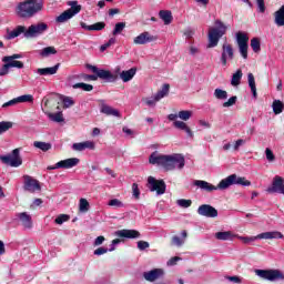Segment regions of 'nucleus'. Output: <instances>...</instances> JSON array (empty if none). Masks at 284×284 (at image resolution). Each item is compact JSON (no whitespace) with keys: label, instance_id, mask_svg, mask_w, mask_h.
Listing matches in <instances>:
<instances>
[{"label":"nucleus","instance_id":"nucleus-1","mask_svg":"<svg viewBox=\"0 0 284 284\" xmlns=\"http://www.w3.org/2000/svg\"><path fill=\"white\" fill-rule=\"evenodd\" d=\"M149 163H151V165H160L166 170V172H170L176 169L183 170V168H185V158L181 154L165 155L155 151L150 154Z\"/></svg>","mask_w":284,"mask_h":284},{"label":"nucleus","instance_id":"nucleus-2","mask_svg":"<svg viewBox=\"0 0 284 284\" xmlns=\"http://www.w3.org/2000/svg\"><path fill=\"white\" fill-rule=\"evenodd\" d=\"M194 185L200 187V190H204V192H214V190H227L231 185H244V187H247L252 185V182L245 178H239L236 174H231L226 179L221 180L216 186L203 180H195Z\"/></svg>","mask_w":284,"mask_h":284},{"label":"nucleus","instance_id":"nucleus-3","mask_svg":"<svg viewBox=\"0 0 284 284\" xmlns=\"http://www.w3.org/2000/svg\"><path fill=\"white\" fill-rule=\"evenodd\" d=\"M43 10V0H24L16 7V14L19 19H32Z\"/></svg>","mask_w":284,"mask_h":284},{"label":"nucleus","instance_id":"nucleus-4","mask_svg":"<svg viewBox=\"0 0 284 284\" xmlns=\"http://www.w3.org/2000/svg\"><path fill=\"white\" fill-rule=\"evenodd\" d=\"M215 26H217V28H211L209 30L207 48H216V45H219V41H221L223 36L227 32V27H225L223 21L216 20Z\"/></svg>","mask_w":284,"mask_h":284},{"label":"nucleus","instance_id":"nucleus-5","mask_svg":"<svg viewBox=\"0 0 284 284\" xmlns=\"http://www.w3.org/2000/svg\"><path fill=\"white\" fill-rule=\"evenodd\" d=\"M20 152L19 149H14L10 154L1 155L0 161L4 165H10V168H20V165H23V159H21Z\"/></svg>","mask_w":284,"mask_h":284},{"label":"nucleus","instance_id":"nucleus-6","mask_svg":"<svg viewBox=\"0 0 284 284\" xmlns=\"http://www.w3.org/2000/svg\"><path fill=\"white\" fill-rule=\"evenodd\" d=\"M68 6H71V8L63 11L60 16L55 18L57 23H65V21L72 19L74 14H79V12H81V4H78L77 1H70Z\"/></svg>","mask_w":284,"mask_h":284},{"label":"nucleus","instance_id":"nucleus-7","mask_svg":"<svg viewBox=\"0 0 284 284\" xmlns=\"http://www.w3.org/2000/svg\"><path fill=\"white\" fill-rule=\"evenodd\" d=\"M255 274L265 281H284V274L278 270H255Z\"/></svg>","mask_w":284,"mask_h":284},{"label":"nucleus","instance_id":"nucleus-8","mask_svg":"<svg viewBox=\"0 0 284 284\" xmlns=\"http://www.w3.org/2000/svg\"><path fill=\"white\" fill-rule=\"evenodd\" d=\"M87 68L98 75L99 79L109 81V83H114V81H118L119 79V74L111 73L109 70L99 69L92 64H88Z\"/></svg>","mask_w":284,"mask_h":284},{"label":"nucleus","instance_id":"nucleus-9","mask_svg":"<svg viewBox=\"0 0 284 284\" xmlns=\"http://www.w3.org/2000/svg\"><path fill=\"white\" fill-rule=\"evenodd\" d=\"M48 23L45 22H39L37 24H31L27 31L24 32L26 39L34 38V37H41V34H44L48 32Z\"/></svg>","mask_w":284,"mask_h":284},{"label":"nucleus","instance_id":"nucleus-10","mask_svg":"<svg viewBox=\"0 0 284 284\" xmlns=\"http://www.w3.org/2000/svg\"><path fill=\"white\" fill-rule=\"evenodd\" d=\"M148 187L150 192H156V194L161 195L165 192L168 185L163 180H156L154 176L148 178Z\"/></svg>","mask_w":284,"mask_h":284},{"label":"nucleus","instance_id":"nucleus-11","mask_svg":"<svg viewBox=\"0 0 284 284\" xmlns=\"http://www.w3.org/2000/svg\"><path fill=\"white\" fill-rule=\"evenodd\" d=\"M236 41H237L240 54L244 59H247V50L250 48V45H247V43L250 42V37H247L245 32L239 31L236 33Z\"/></svg>","mask_w":284,"mask_h":284},{"label":"nucleus","instance_id":"nucleus-12","mask_svg":"<svg viewBox=\"0 0 284 284\" xmlns=\"http://www.w3.org/2000/svg\"><path fill=\"white\" fill-rule=\"evenodd\" d=\"M79 158H70L67 160H61L58 163H55V165H50L47 168V170H71V168H77V165H79Z\"/></svg>","mask_w":284,"mask_h":284},{"label":"nucleus","instance_id":"nucleus-13","mask_svg":"<svg viewBox=\"0 0 284 284\" xmlns=\"http://www.w3.org/2000/svg\"><path fill=\"white\" fill-rule=\"evenodd\" d=\"M23 187L26 192H31V194H34V192H41V183H39V180L33 179L30 175H23Z\"/></svg>","mask_w":284,"mask_h":284},{"label":"nucleus","instance_id":"nucleus-14","mask_svg":"<svg viewBox=\"0 0 284 284\" xmlns=\"http://www.w3.org/2000/svg\"><path fill=\"white\" fill-rule=\"evenodd\" d=\"M267 192L270 194H284V179L281 175H275Z\"/></svg>","mask_w":284,"mask_h":284},{"label":"nucleus","instance_id":"nucleus-15","mask_svg":"<svg viewBox=\"0 0 284 284\" xmlns=\"http://www.w3.org/2000/svg\"><path fill=\"white\" fill-rule=\"evenodd\" d=\"M197 214L200 216H205L206 219H216V216H219V211L210 204H202L197 209Z\"/></svg>","mask_w":284,"mask_h":284},{"label":"nucleus","instance_id":"nucleus-16","mask_svg":"<svg viewBox=\"0 0 284 284\" xmlns=\"http://www.w3.org/2000/svg\"><path fill=\"white\" fill-rule=\"evenodd\" d=\"M227 59L230 61L234 59V48H232V44L230 43H224L222 45V55H221L222 65H227Z\"/></svg>","mask_w":284,"mask_h":284},{"label":"nucleus","instance_id":"nucleus-17","mask_svg":"<svg viewBox=\"0 0 284 284\" xmlns=\"http://www.w3.org/2000/svg\"><path fill=\"white\" fill-rule=\"evenodd\" d=\"M156 39H159L156 36H152L150 32L144 31L134 38L133 43L135 45H145V43H152V41H156Z\"/></svg>","mask_w":284,"mask_h":284},{"label":"nucleus","instance_id":"nucleus-18","mask_svg":"<svg viewBox=\"0 0 284 284\" xmlns=\"http://www.w3.org/2000/svg\"><path fill=\"white\" fill-rule=\"evenodd\" d=\"M32 101H34V97L24 94L3 103L2 108H11L12 105H17V103H32Z\"/></svg>","mask_w":284,"mask_h":284},{"label":"nucleus","instance_id":"nucleus-19","mask_svg":"<svg viewBox=\"0 0 284 284\" xmlns=\"http://www.w3.org/2000/svg\"><path fill=\"white\" fill-rule=\"evenodd\" d=\"M114 235L119 239H139L141 236V233L136 230L123 229L115 231Z\"/></svg>","mask_w":284,"mask_h":284},{"label":"nucleus","instance_id":"nucleus-20","mask_svg":"<svg viewBox=\"0 0 284 284\" xmlns=\"http://www.w3.org/2000/svg\"><path fill=\"white\" fill-rule=\"evenodd\" d=\"M145 281H149L150 283H154L156 278H161L163 276V270L162 268H154L149 272H144L143 274Z\"/></svg>","mask_w":284,"mask_h":284},{"label":"nucleus","instance_id":"nucleus-21","mask_svg":"<svg viewBox=\"0 0 284 284\" xmlns=\"http://www.w3.org/2000/svg\"><path fill=\"white\" fill-rule=\"evenodd\" d=\"M100 112L102 114H105L106 116H116L118 119H121V112H119V110H116L108 104H102Z\"/></svg>","mask_w":284,"mask_h":284},{"label":"nucleus","instance_id":"nucleus-22","mask_svg":"<svg viewBox=\"0 0 284 284\" xmlns=\"http://www.w3.org/2000/svg\"><path fill=\"white\" fill-rule=\"evenodd\" d=\"M60 63L55 64L54 67H49V68H39L37 70L38 74H40V77H50L52 74H57V72H59V68H60Z\"/></svg>","mask_w":284,"mask_h":284},{"label":"nucleus","instance_id":"nucleus-23","mask_svg":"<svg viewBox=\"0 0 284 284\" xmlns=\"http://www.w3.org/2000/svg\"><path fill=\"white\" fill-rule=\"evenodd\" d=\"M28 32V29H26L24 26H18L12 31L9 29L7 30V39H17V37H20V34H24Z\"/></svg>","mask_w":284,"mask_h":284},{"label":"nucleus","instance_id":"nucleus-24","mask_svg":"<svg viewBox=\"0 0 284 284\" xmlns=\"http://www.w3.org/2000/svg\"><path fill=\"white\" fill-rule=\"evenodd\" d=\"M81 28L83 30H89L90 32L95 31V32H101V30L105 29V22H95L94 24L88 26L85 22L80 23Z\"/></svg>","mask_w":284,"mask_h":284},{"label":"nucleus","instance_id":"nucleus-25","mask_svg":"<svg viewBox=\"0 0 284 284\" xmlns=\"http://www.w3.org/2000/svg\"><path fill=\"white\" fill-rule=\"evenodd\" d=\"M44 101V108H49V110H60L61 108L59 106L61 102H59V98L57 97H51L49 99H43Z\"/></svg>","mask_w":284,"mask_h":284},{"label":"nucleus","instance_id":"nucleus-26","mask_svg":"<svg viewBox=\"0 0 284 284\" xmlns=\"http://www.w3.org/2000/svg\"><path fill=\"white\" fill-rule=\"evenodd\" d=\"M18 217L20 219L23 227L27 230H32V216H30L28 213H19Z\"/></svg>","mask_w":284,"mask_h":284},{"label":"nucleus","instance_id":"nucleus-27","mask_svg":"<svg viewBox=\"0 0 284 284\" xmlns=\"http://www.w3.org/2000/svg\"><path fill=\"white\" fill-rule=\"evenodd\" d=\"M174 128H176L178 130H183L184 132H186L187 136H190V139H194V133L192 132V129H190V126H187V124L183 121H175L173 122Z\"/></svg>","mask_w":284,"mask_h":284},{"label":"nucleus","instance_id":"nucleus-28","mask_svg":"<svg viewBox=\"0 0 284 284\" xmlns=\"http://www.w3.org/2000/svg\"><path fill=\"white\" fill-rule=\"evenodd\" d=\"M135 74H136V68H131L126 71H122L120 73V79H122L124 83H128V81H132V79H134Z\"/></svg>","mask_w":284,"mask_h":284},{"label":"nucleus","instance_id":"nucleus-29","mask_svg":"<svg viewBox=\"0 0 284 284\" xmlns=\"http://www.w3.org/2000/svg\"><path fill=\"white\" fill-rule=\"evenodd\" d=\"M275 17V23L278 27L284 26V4L274 13Z\"/></svg>","mask_w":284,"mask_h":284},{"label":"nucleus","instance_id":"nucleus-30","mask_svg":"<svg viewBox=\"0 0 284 284\" xmlns=\"http://www.w3.org/2000/svg\"><path fill=\"white\" fill-rule=\"evenodd\" d=\"M247 79H248V87L251 88V92H252L254 99H257L258 93L256 92V80L254 79V74L248 73Z\"/></svg>","mask_w":284,"mask_h":284},{"label":"nucleus","instance_id":"nucleus-31","mask_svg":"<svg viewBox=\"0 0 284 284\" xmlns=\"http://www.w3.org/2000/svg\"><path fill=\"white\" fill-rule=\"evenodd\" d=\"M234 234L231 231L217 232L215 233V239L217 241H232Z\"/></svg>","mask_w":284,"mask_h":284},{"label":"nucleus","instance_id":"nucleus-32","mask_svg":"<svg viewBox=\"0 0 284 284\" xmlns=\"http://www.w3.org/2000/svg\"><path fill=\"white\" fill-rule=\"evenodd\" d=\"M159 14L165 26H170V23H172V11L161 10Z\"/></svg>","mask_w":284,"mask_h":284},{"label":"nucleus","instance_id":"nucleus-33","mask_svg":"<svg viewBox=\"0 0 284 284\" xmlns=\"http://www.w3.org/2000/svg\"><path fill=\"white\" fill-rule=\"evenodd\" d=\"M168 94H170V84H163L162 89L155 94V101H161Z\"/></svg>","mask_w":284,"mask_h":284},{"label":"nucleus","instance_id":"nucleus-34","mask_svg":"<svg viewBox=\"0 0 284 284\" xmlns=\"http://www.w3.org/2000/svg\"><path fill=\"white\" fill-rule=\"evenodd\" d=\"M45 114L49 116L50 121H53L54 123H63V113L62 112H45Z\"/></svg>","mask_w":284,"mask_h":284},{"label":"nucleus","instance_id":"nucleus-35","mask_svg":"<svg viewBox=\"0 0 284 284\" xmlns=\"http://www.w3.org/2000/svg\"><path fill=\"white\" fill-rule=\"evenodd\" d=\"M241 79H243V71L239 69L231 79V85L236 88V85H241Z\"/></svg>","mask_w":284,"mask_h":284},{"label":"nucleus","instance_id":"nucleus-36","mask_svg":"<svg viewBox=\"0 0 284 284\" xmlns=\"http://www.w3.org/2000/svg\"><path fill=\"white\" fill-rule=\"evenodd\" d=\"M33 146L38 150H41L42 152H48L52 150V144L48 142L36 141L33 142Z\"/></svg>","mask_w":284,"mask_h":284},{"label":"nucleus","instance_id":"nucleus-37","mask_svg":"<svg viewBox=\"0 0 284 284\" xmlns=\"http://www.w3.org/2000/svg\"><path fill=\"white\" fill-rule=\"evenodd\" d=\"M73 89L74 90L81 89L84 92H92V90H94V87L92 84L79 82V83L73 84Z\"/></svg>","mask_w":284,"mask_h":284},{"label":"nucleus","instance_id":"nucleus-38","mask_svg":"<svg viewBox=\"0 0 284 284\" xmlns=\"http://www.w3.org/2000/svg\"><path fill=\"white\" fill-rule=\"evenodd\" d=\"M52 54H57V48L54 47H45L40 51V57H42L43 59Z\"/></svg>","mask_w":284,"mask_h":284},{"label":"nucleus","instance_id":"nucleus-39","mask_svg":"<svg viewBox=\"0 0 284 284\" xmlns=\"http://www.w3.org/2000/svg\"><path fill=\"white\" fill-rule=\"evenodd\" d=\"M284 110V103L281 100H275L273 102V112L274 114H281Z\"/></svg>","mask_w":284,"mask_h":284},{"label":"nucleus","instance_id":"nucleus-40","mask_svg":"<svg viewBox=\"0 0 284 284\" xmlns=\"http://www.w3.org/2000/svg\"><path fill=\"white\" fill-rule=\"evenodd\" d=\"M214 97H215V99H219L220 101H225V99H227V91L222 90V89H215Z\"/></svg>","mask_w":284,"mask_h":284},{"label":"nucleus","instance_id":"nucleus-41","mask_svg":"<svg viewBox=\"0 0 284 284\" xmlns=\"http://www.w3.org/2000/svg\"><path fill=\"white\" fill-rule=\"evenodd\" d=\"M79 210L80 212H89L90 211V202H88V200L85 199H80V204H79Z\"/></svg>","mask_w":284,"mask_h":284},{"label":"nucleus","instance_id":"nucleus-42","mask_svg":"<svg viewBox=\"0 0 284 284\" xmlns=\"http://www.w3.org/2000/svg\"><path fill=\"white\" fill-rule=\"evenodd\" d=\"M3 63H8L10 68H18V70H21L24 67L23 62L19 60H8L3 61Z\"/></svg>","mask_w":284,"mask_h":284},{"label":"nucleus","instance_id":"nucleus-43","mask_svg":"<svg viewBox=\"0 0 284 284\" xmlns=\"http://www.w3.org/2000/svg\"><path fill=\"white\" fill-rule=\"evenodd\" d=\"M68 221H70V215H68V214H60L54 220V223L57 225H63V223H68Z\"/></svg>","mask_w":284,"mask_h":284},{"label":"nucleus","instance_id":"nucleus-44","mask_svg":"<svg viewBox=\"0 0 284 284\" xmlns=\"http://www.w3.org/2000/svg\"><path fill=\"white\" fill-rule=\"evenodd\" d=\"M251 48L253 52H261V40L258 38H253L251 40Z\"/></svg>","mask_w":284,"mask_h":284},{"label":"nucleus","instance_id":"nucleus-45","mask_svg":"<svg viewBox=\"0 0 284 284\" xmlns=\"http://www.w3.org/2000/svg\"><path fill=\"white\" fill-rule=\"evenodd\" d=\"M125 30V22H118L112 31L113 37H116V34H121Z\"/></svg>","mask_w":284,"mask_h":284},{"label":"nucleus","instance_id":"nucleus-46","mask_svg":"<svg viewBox=\"0 0 284 284\" xmlns=\"http://www.w3.org/2000/svg\"><path fill=\"white\" fill-rule=\"evenodd\" d=\"M178 116L182 121H190V119H192V111H187V110L180 111Z\"/></svg>","mask_w":284,"mask_h":284},{"label":"nucleus","instance_id":"nucleus-47","mask_svg":"<svg viewBox=\"0 0 284 284\" xmlns=\"http://www.w3.org/2000/svg\"><path fill=\"white\" fill-rule=\"evenodd\" d=\"M176 203L180 207H192V200L180 199L176 201Z\"/></svg>","mask_w":284,"mask_h":284},{"label":"nucleus","instance_id":"nucleus-48","mask_svg":"<svg viewBox=\"0 0 284 284\" xmlns=\"http://www.w3.org/2000/svg\"><path fill=\"white\" fill-rule=\"evenodd\" d=\"M115 43H116V38H111L106 43L100 47V52H105L108 48H110L111 45H114Z\"/></svg>","mask_w":284,"mask_h":284},{"label":"nucleus","instance_id":"nucleus-49","mask_svg":"<svg viewBox=\"0 0 284 284\" xmlns=\"http://www.w3.org/2000/svg\"><path fill=\"white\" fill-rule=\"evenodd\" d=\"M10 128H12V122H6V121L0 122V134H3V132H8Z\"/></svg>","mask_w":284,"mask_h":284},{"label":"nucleus","instance_id":"nucleus-50","mask_svg":"<svg viewBox=\"0 0 284 284\" xmlns=\"http://www.w3.org/2000/svg\"><path fill=\"white\" fill-rule=\"evenodd\" d=\"M108 205H110V207H125V204H123L119 199L110 200Z\"/></svg>","mask_w":284,"mask_h":284},{"label":"nucleus","instance_id":"nucleus-51","mask_svg":"<svg viewBox=\"0 0 284 284\" xmlns=\"http://www.w3.org/2000/svg\"><path fill=\"white\" fill-rule=\"evenodd\" d=\"M237 97L233 95L226 102H224L222 105L223 108H232V105H236Z\"/></svg>","mask_w":284,"mask_h":284},{"label":"nucleus","instance_id":"nucleus-52","mask_svg":"<svg viewBox=\"0 0 284 284\" xmlns=\"http://www.w3.org/2000/svg\"><path fill=\"white\" fill-rule=\"evenodd\" d=\"M62 103L64 109L72 108V105H74V100L70 97H65L63 98Z\"/></svg>","mask_w":284,"mask_h":284},{"label":"nucleus","instance_id":"nucleus-53","mask_svg":"<svg viewBox=\"0 0 284 284\" xmlns=\"http://www.w3.org/2000/svg\"><path fill=\"white\" fill-rule=\"evenodd\" d=\"M81 79H83L84 81H98L99 80V75L97 74H85L83 73L81 75Z\"/></svg>","mask_w":284,"mask_h":284},{"label":"nucleus","instance_id":"nucleus-54","mask_svg":"<svg viewBox=\"0 0 284 284\" xmlns=\"http://www.w3.org/2000/svg\"><path fill=\"white\" fill-rule=\"evenodd\" d=\"M132 192H133L134 199H140L141 191L139 190V184H136V183L132 184Z\"/></svg>","mask_w":284,"mask_h":284},{"label":"nucleus","instance_id":"nucleus-55","mask_svg":"<svg viewBox=\"0 0 284 284\" xmlns=\"http://www.w3.org/2000/svg\"><path fill=\"white\" fill-rule=\"evenodd\" d=\"M171 245H176L178 247H181V245H183V240H181V237L174 235L171 240Z\"/></svg>","mask_w":284,"mask_h":284},{"label":"nucleus","instance_id":"nucleus-56","mask_svg":"<svg viewBox=\"0 0 284 284\" xmlns=\"http://www.w3.org/2000/svg\"><path fill=\"white\" fill-rule=\"evenodd\" d=\"M72 150L75 152H83V150H85L83 142L73 143Z\"/></svg>","mask_w":284,"mask_h":284},{"label":"nucleus","instance_id":"nucleus-57","mask_svg":"<svg viewBox=\"0 0 284 284\" xmlns=\"http://www.w3.org/2000/svg\"><path fill=\"white\" fill-rule=\"evenodd\" d=\"M8 72H10V64L7 62L0 69V77H6V74H8Z\"/></svg>","mask_w":284,"mask_h":284},{"label":"nucleus","instance_id":"nucleus-58","mask_svg":"<svg viewBox=\"0 0 284 284\" xmlns=\"http://www.w3.org/2000/svg\"><path fill=\"white\" fill-rule=\"evenodd\" d=\"M150 247V243L145 241H139L138 242V248L143 252V250H148Z\"/></svg>","mask_w":284,"mask_h":284},{"label":"nucleus","instance_id":"nucleus-59","mask_svg":"<svg viewBox=\"0 0 284 284\" xmlns=\"http://www.w3.org/2000/svg\"><path fill=\"white\" fill-rule=\"evenodd\" d=\"M82 143L84 145V150H94L97 148L93 141H84Z\"/></svg>","mask_w":284,"mask_h":284},{"label":"nucleus","instance_id":"nucleus-60","mask_svg":"<svg viewBox=\"0 0 284 284\" xmlns=\"http://www.w3.org/2000/svg\"><path fill=\"white\" fill-rule=\"evenodd\" d=\"M258 12L265 13V0H256Z\"/></svg>","mask_w":284,"mask_h":284},{"label":"nucleus","instance_id":"nucleus-61","mask_svg":"<svg viewBox=\"0 0 284 284\" xmlns=\"http://www.w3.org/2000/svg\"><path fill=\"white\" fill-rule=\"evenodd\" d=\"M16 59H21V54L6 55L2 58V61H14Z\"/></svg>","mask_w":284,"mask_h":284},{"label":"nucleus","instance_id":"nucleus-62","mask_svg":"<svg viewBox=\"0 0 284 284\" xmlns=\"http://www.w3.org/2000/svg\"><path fill=\"white\" fill-rule=\"evenodd\" d=\"M93 254H94L95 256H102V254H108V248H105V247H98V248L93 252Z\"/></svg>","mask_w":284,"mask_h":284},{"label":"nucleus","instance_id":"nucleus-63","mask_svg":"<svg viewBox=\"0 0 284 284\" xmlns=\"http://www.w3.org/2000/svg\"><path fill=\"white\" fill-rule=\"evenodd\" d=\"M265 154L267 161H274L276 159V156H274V152H272L270 148L265 150Z\"/></svg>","mask_w":284,"mask_h":284},{"label":"nucleus","instance_id":"nucleus-64","mask_svg":"<svg viewBox=\"0 0 284 284\" xmlns=\"http://www.w3.org/2000/svg\"><path fill=\"white\" fill-rule=\"evenodd\" d=\"M179 261H181V257H179V256L171 257L168 261L166 265L174 266V265H176V263H179Z\"/></svg>","mask_w":284,"mask_h":284}]
</instances>
